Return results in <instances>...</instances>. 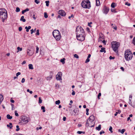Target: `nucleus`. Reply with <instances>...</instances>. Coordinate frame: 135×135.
<instances>
[{
  "label": "nucleus",
  "instance_id": "obj_29",
  "mask_svg": "<svg viewBox=\"0 0 135 135\" xmlns=\"http://www.w3.org/2000/svg\"><path fill=\"white\" fill-rule=\"evenodd\" d=\"M62 73L61 72H59L57 75H56V76H62Z\"/></svg>",
  "mask_w": 135,
  "mask_h": 135
},
{
  "label": "nucleus",
  "instance_id": "obj_60",
  "mask_svg": "<svg viewBox=\"0 0 135 135\" xmlns=\"http://www.w3.org/2000/svg\"><path fill=\"white\" fill-rule=\"evenodd\" d=\"M92 23V22H91L90 23H88V25L90 27H91V26H90V25Z\"/></svg>",
  "mask_w": 135,
  "mask_h": 135
},
{
  "label": "nucleus",
  "instance_id": "obj_57",
  "mask_svg": "<svg viewBox=\"0 0 135 135\" xmlns=\"http://www.w3.org/2000/svg\"><path fill=\"white\" fill-rule=\"evenodd\" d=\"M25 79L24 78H23L21 80V82L22 83H23L25 81Z\"/></svg>",
  "mask_w": 135,
  "mask_h": 135
},
{
  "label": "nucleus",
  "instance_id": "obj_23",
  "mask_svg": "<svg viewBox=\"0 0 135 135\" xmlns=\"http://www.w3.org/2000/svg\"><path fill=\"white\" fill-rule=\"evenodd\" d=\"M29 68L30 69H33V65L32 64H29L28 65Z\"/></svg>",
  "mask_w": 135,
  "mask_h": 135
},
{
  "label": "nucleus",
  "instance_id": "obj_46",
  "mask_svg": "<svg viewBox=\"0 0 135 135\" xmlns=\"http://www.w3.org/2000/svg\"><path fill=\"white\" fill-rule=\"evenodd\" d=\"M39 50V48L38 47H37L36 48V53H38V51Z\"/></svg>",
  "mask_w": 135,
  "mask_h": 135
},
{
  "label": "nucleus",
  "instance_id": "obj_8",
  "mask_svg": "<svg viewBox=\"0 0 135 135\" xmlns=\"http://www.w3.org/2000/svg\"><path fill=\"white\" fill-rule=\"evenodd\" d=\"M109 11V8L106 6H104L103 9V11L105 14H107L108 12Z\"/></svg>",
  "mask_w": 135,
  "mask_h": 135
},
{
  "label": "nucleus",
  "instance_id": "obj_38",
  "mask_svg": "<svg viewBox=\"0 0 135 135\" xmlns=\"http://www.w3.org/2000/svg\"><path fill=\"white\" fill-rule=\"evenodd\" d=\"M16 127L17 128V129H16V131H19L20 129V128H19V126L18 125L16 126Z\"/></svg>",
  "mask_w": 135,
  "mask_h": 135
},
{
  "label": "nucleus",
  "instance_id": "obj_26",
  "mask_svg": "<svg viewBox=\"0 0 135 135\" xmlns=\"http://www.w3.org/2000/svg\"><path fill=\"white\" fill-rule=\"evenodd\" d=\"M116 6L115 3H112L111 5V6L112 8H114L115 7V6Z\"/></svg>",
  "mask_w": 135,
  "mask_h": 135
},
{
  "label": "nucleus",
  "instance_id": "obj_12",
  "mask_svg": "<svg viewBox=\"0 0 135 135\" xmlns=\"http://www.w3.org/2000/svg\"><path fill=\"white\" fill-rule=\"evenodd\" d=\"M59 14L62 16H65L66 15V13L64 11L62 10H60L59 11Z\"/></svg>",
  "mask_w": 135,
  "mask_h": 135
},
{
  "label": "nucleus",
  "instance_id": "obj_16",
  "mask_svg": "<svg viewBox=\"0 0 135 135\" xmlns=\"http://www.w3.org/2000/svg\"><path fill=\"white\" fill-rule=\"evenodd\" d=\"M56 79L57 80H62L61 76H56Z\"/></svg>",
  "mask_w": 135,
  "mask_h": 135
},
{
  "label": "nucleus",
  "instance_id": "obj_63",
  "mask_svg": "<svg viewBox=\"0 0 135 135\" xmlns=\"http://www.w3.org/2000/svg\"><path fill=\"white\" fill-rule=\"evenodd\" d=\"M73 15H72L71 16H69L68 17V18L69 19H70L71 17H73Z\"/></svg>",
  "mask_w": 135,
  "mask_h": 135
},
{
  "label": "nucleus",
  "instance_id": "obj_64",
  "mask_svg": "<svg viewBox=\"0 0 135 135\" xmlns=\"http://www.w3.org/2000/svg\"><path fill=\"white\" fill-rule=\"evenodd\" d=\"M66 118L65 117H63V120L64 121H65L66 120Z\"/></svg>",
  "mask_w": 135,
  "mask_h": 135
},
{
  "label": "nucleus",
  "instance_id": "obj_10",
  "mask_svg": "<svg viewBox=\"0 0 135 135\" xmlns=\"http://www.w3.org/2000/svg\"><path fill=\"white\" fill-rule=\"evenodd\" d=\"M53 36L55 38L56 40L58 41H59L61 37L60 33H59V34L58 35H56V36Z\"/></svg>",
  "mask_w": 135,
  "mask_h": 135
},
{
  "label": "nucleus",
  "instance_id": "obj_42",
  "mask_svg": "<svg viewBox=\"0 0 135 135\" xmlns=\"http://www.w3.org/2000/svg\"><path fill=\"white\" fill-rule=\"evenodd\" d=\"M86 124H88V126H89V119H88L87 120L86 123Z\"/></svg>",
  "mask_w": 135,
  "mask_h": 135
},
{
  "label": "nucleus",
  "instance_id": "obj_25",
  "mask_svg": "<svg viewBox=\"0 0 135 135\" xmlns=\"http://www.w3.org/2000/svg\"><path fill=\"white\" fill-rule=\"evenodd\" d=\"M113 25L114 24L113 23L111 24V26H112V27L115 30H117V27L115 25V26H113Z\"/></svg>",
  "mask_w": 135,
  "mask_h": 135
},
{
  "label": "nucleus",
  "instance_id": "obj_41",
  "mask_svg": "<svg viewBox=\"0 0 135 135\" xmlns=\"http://www.w3.org/2000/svg\"><path fill=\"white\" fill-rule=\"evenodd\" d=\"M42 100L41 99L40 97H39V103L40 104H41L42 103Z\"/></svg>",
  "mask_w": 135,
  "mask_h": 135
},
{
  "label": "nucleus",
  "instance_id": "obj_13",
  "mask_svg": "<svg viewBox=\"0 0 135 135\" xmlns=\"http://www.w3.org/2000/svg\"><path fill=\"white\" fill-rule=\"evenodd\" d=\"M89 127H94V126L95 123L94 121H92L91 120H89Z\"/></svg>",
  "mask_w": 135,
  "mask_h": 135
},
{
  "label": "nucleus",
  "instance_id": "obj_53",
  "mask_svg": "<svg viewBox=\"0 0 135 135\" xmlns=\"http://www.w3.org/2000/svg\"><path fill=\"white\" fill-rule=\"evenodd\" d=\"M7 126L8 127H9L10 129H12V127H13V126H10L9 124H7Z\"/></svg>",
  "mask_w": 135,
  "mask_h": 135
},
{
  "label": "nucleus",
  "instance_id": "obj_3",
  "mask_svg": "<svg viewBox=\"0 0 135 135\" xmlns=\"http://www.w3.org/2000/svg\"><path fill=\"white\" fill-rule=\"evenodd\" d=\"M133 55L131 51L127 50L126 51L124 54V57L126 60L129 61L131 60L132 57Z\"/></svg>",
  "mask_w": 135,
  "mask_h": 135
},
{
  "label": "nucleus",
  "instance_id": "obj_56",
  "mask_svg": "<svg viewBox=\"0 0 135 135\" xmlns=\"http://www.w3.org/2000/svg\"><path fill=\"white\" fill-rule=\"evenodd\" d=\"M55 87L56 88H59V85L58 84H56Z\"/></svg>",
  "mask_w": 135,
  "mask_h": 135
},
{
  "label": "nucleus",
  "instance_id": "obj_19",
  "mask_svg": "<svg viewBox=\"0 0 135 135\" xmlns=\"http://www.w3.org/2000/svg\"><path fill=\"white\" fill-rule=\"evenodd\" d=\"M101 125L100 124L99 125L98 127H96V129L98 130L99 131H100L101 129Z\"/></svg>",
  "mask_w": 135,
  "mask_h": 135
},
{
  "label": "nucleus",
  "instance_id": "obj_4",
  "mask_svg": "<svg viewBox=\"0 0 135 135\" xmlns=\"http://www.w3.org/2000/svg\"><path fill=\"white\" fill-rule=\"evenodd\" d=\"M82 7L84 8L89 9L91 7L90 2L88 0H84L81 3Z\"/></svg>",
  "mask_w": 135,
  "mask_h": 135
},
{
  "label": "nucleus",
  "instance_id": "obj_22",
  "mask_svg": "<svg viewBox=\"0 0 135 135\" xmlns=\"http://www.w3.org/2000/svg\"><path fill=\"white\" fill-rule=\"evenodd\" d=\"M120 113L121 110H118L114 114L115 116H117L118 113L120 114Z\"/></svg>",
  "mask_w": 135,
  "mask_h": 135
},
{
  "label": "nucleus",
  "instance_id": "obj_44",
  "mask_svg": "<svg viewBox=\"0 0 135 135\" xmlns=\"http://www.w3.org/2000/svg\"><path fill=\"white\" fill-rule=\"evenodd\" d=\"M125 4L127 5L128 6H130L131 5V4L128 3V2H126L125 3Z\"/></svg>",
  "mask_w": 135,
  "mask_h": 135
},
{
  "label": "nucleus",
  "instance_id": "obj_34",
  "mask_svg": "<svg viewBox=\"0 0 135 135\" xmlns=\"http://www.w3.org/2000/svg\"><path fill=\"white\" fill-rule=\"evenodd\" d=\"M45 3H46V6H49V1H45Z\"/></svg>",
  "mask_w": 135,
  "mask_h": 135
},
{
  "label": "nucleus",
  "instance_id": "obj_51",
  "mask_svg": "<svg viewBox=\"0 0 135 135\" xmlns=\"http://www.w3.org/2000/svg\"><path fill=\"white\" fill-rule=\"evenodd\" d=\"M90 61V60L89 58H87V59L86 60L85 63H87L88 62H89Z\"/></svg>",
  "mask_w": 135,
  "mask_h": 135
},
{
  "label": "nucleus",
  "instance_id": "obj_30",
  "mask_svg": "<svg viewBox=\"0 0 135 135\" xmlns=\"http://www.w3.org/2000/svg\"><path fill=\"white\" fill-rule=\"evenodd\" d=\"M17 49L18 50L17 52H18L19 51H21L22 50V48H20L19 47H17Z\"/></svg>",
  "mask_w": 135,
  "mask_h": 135
},
{
  "label": "nucleus",
  "instance_id": "obj_35",
  "mask_svg": "<svg viewBox=\"0 0 135 135\" xmlns=\"http://www.w3.org/2000/svg\"><path fill=\"white\" fill-rule=\"evenodd\" d=\"M132 43L135 46V36L132 40Z\"/></svg>",
  "mask_w": 135,
  "mask_h": 135
},
{
  "label": "nucleus",
  "instance_id": "obj_18",
  "mask_svg": "<svg viewBox=\"0 0 135 135\" xmlns=\"http://www.w3.org/2000/svg\"><path fill=\"white\" fill-rule=\"evenodd\" d=\"M29 9L28 8H26L25 9L23 10L22 12V14H23L25 12L28 11Z\"/></svg>",
  "mask_w": 135,
  "mask_h": 135
},
{
  "label": "nucleus",
  "instance_id": "obj_31",
  "mask_svg": "<svg viewBox=\"0 0 135 135\" xmlns=\"http://www.w3.org/2000/svg\"><path fill=\"white\" fill-rule=\"evenodd\" d=\"M45 107L43 106H42L41 107V109L43 110L42 111L43 112H44L45 111Z\"/></svg>",
  "mask_w": 135,
  "mask_h": 135
},
{
  "label": "nucleus",
  "instance_id": "obj_45",
  "mask_svg": "<svg viewBox=\"0 0 135 135\" xmlns=\"http://www.w3.org/2000/svg\"><path fill=\"white\" fill-rule=\"evenodd\" d=\"M32 17L34 20H35L36 19L37 17L36 16L35 17V15L34 14L33 15Z\"/></svg>",
  "mask_w": 135,
  "mask_h": 135
},
{
  "label": "nucleus",
  "instance_id": "obj_62",
  "mask_svg": "<svg viewBox=\"0 0 135 135\" xmlns=\"http://www.w3.org/2000/svg\"><path fill=\"white\" fill-rule=\"evenodd\" d=\"M31 34H32L34 32V30L33 29H32L31 30Z\"/></svg>",
  "mask_w": 135,
  "mask_h": 135
},
{
  "label": "nucleus",
  "instance_id": "obj_48",
  "mask_svg": "<svg viewBox=\"0 0 135 135\" xmlns=\"http://www.w3.org/2000/svg\"><path fill=\"white\" fill-rule=\"evenodd\" d=\"M36 32H37V33H36V35H39L40 34V33L39 32V30H37Z\"/></svg>",
  "mask_w": 135,
  "mask_h": 135
},
{
  "label": "nucleus",
  "instance_id": "obj_1",
  "mask_svg": "<svg viewBox=\"0 0 135 135\" xmlns=\"http://www.w3.org/2000/svg\"><path fill=\"white\" fill-rule=\"evenodd\" d=\"M112 48L113 50L115 52L118 54V49L119 47L120 43L116 41H113L111 42Z\"/></svg>",
  "mask_w": 135,
  "mask_h": 135
},
{
  "label": "nucleus",
  "instance_id": "obj_43",
  "mask_svg": "<svg viewBox=\"0 0 135 135\" xmlns=\"http://www.w3.org/2000/svg\"><path fill=\"white\" fill-rule=\"evenodd\" d=\"M101 93H99L98 95V99H100V97L101 96Z\"/></svg>",
  "mask_w": 135,
  "mask_h": 135
},
{
  "label": "nucleus",
  "instance_id": "obj_11",
  "mask_svg": "<svg viewBox=\"0 0 135 135\" xmlns=\"http://www.w3.org/2000/svg\"><path fill=\"white\" fill-rule=\"evenodd\" d=\"M60 33V32L57 30H55L53 31L52 32V34L53 36H56Z\"/></svg>",
  "mask_w": 135,
  "mask_h": 135
},
{
  "label": "nucleus",
  "instance_id": "obj_36",
  "mask_svg": "<svg viewBox=\"0 0 135 135\" xmlns=\"http://www.w3.org/2000/svg\"><path fill=\"white\" fill-rule=\"evenodd\" d=\"M20 11V9L19 8L17 7L16 8V12H19Z\"/></svg>",
  "mask_w": 135,
  "mask_h": 135
},
{
  "label": "nucleus",
  "instance_id": "obj_21",
  "mask_svg": "<svg viewBox=\"0 0 135 135\" xmlns=\"http://www.w3.org/2000/svg\"><path fill=\"white\" fill-rule=\"evenodd\" d=\"M100 51L101 52H104L105 53L106 52V51L105 50V48L103 47L102 48Z\"/></svg>",
  "mask_w": 135,
  "mask_h": 135
},
{
  "label": "nucleus",
  "instance_id": "obj_54",
  "mask_svg": "<svg viewBox=\"0 0 135 135\" xmlns=\"http://www.w3.org/2000/svg\"><path fill=\"white\" fill-rule=\"evenodd\" d=\"M132 98V95H130L129 96V101H131Z\"/></svg>",
  "mask_w": 135,
  "mask_h": 135
},
{
  "label": "nucleus",
  "instance_id": "obj_5",
  "mask_svg": "<svg viewBox=\"0 0 135 135\" xmlns=\"http://www.w3.org/2000/svg\"><path fill=\"white\" fill-rule=\"evenodd\" d=\"M77 35L82 34L84 33V31L83 28L80 26H78L76 28V31Z\"/></svg>",
  "mask_w": 135,
  "mask_h": 135
},
{
  "label": "nucleus",
  "instance_id": "obj_24",
  "mask_svg": "<svg viewBox=\"0 0 135 135\" xmlns=\"http://www.w3.org/2000/svg\"><path fill=\"white\" fill-rule=\"evenodd\" d=\"M7 118L8 119H11L12 118V117L9 114H7Z\"/></svg>",
  "mask_w": 135,
  "mask_h": 135
},
{
  "label": "nucleus",
  "instance_id": "obj_7",
  "mask_svg": "<svg viewBox=\"0 0 135 135\" xmlns=\"http://www.w3.org/2000/svg\"><path fill=\"white\" fill-rule=\"evenodd\" d=\"M76 38L78 40L81 41H83L85 39L84 35L82 34H76Z\"/></svg>",
  "mask_w": 135,
  "mask_h": 135
},
{
  "label": "nucleus",
  "instance_id": "obj_49",
  "mask_svg": "<svg viewBox=\"0 0 135 135\" xmlns=\"http://www.w3.org/2000/svg\"><path fill=\"white\" fill-rule=\"evenodd\" d=\"M17 111H15V115L17 116L18 117L19 116V115L17 113Z\"/></svg>",
  "mask_w": 135,
  "mask_h": 135
},
{
  "label": "nucleus",
  "instance_id": "obj_47",
  "mask_svg": "<svg viewBox=\"0 0 135 135\" xmlns=\"http://www.w3.org/2000/svg\"><path fill=\"white\" fill-rule=\"evenodd\" d=\"M21 74V73L20 72H18L16 74V76L17 77L19 75H20Z\"/></svg>",
  "mask_w": 135,
  "mask_h": 135
},
{
  "label": "nucleus",
  "instance_id": "obj_50",
  "mask_svg": "<svg viewBox=\"0 0 135 135\" xmlns=\"http://www.w3.org/2000/svg\"><path fill=\"white\" fill-rule=\"evenodd\" d=\"M35 2L37 4H38L40 2L38 0H35Z\"/></svg>",
  "mask_w": 135,
  "mask_h": 135
},
{
  "label": "nucleus",
  "instance_id": "obj_17",
  "mask_svg": "<svg viewBox=\"0 0 135 135\" xmlns=\"http://www.w3.org/2000/svg\"><path fill=\"white\" fill-rule=\"evenodd\" d=\"M96 5L97 6H99L100 4L99 0H96Z\"/></svg>",
  "mask_w": 135,
  "mask_h": 135
},
{
  "label": "nucleus",
  "instance_id": "obj_39",
  "mask_svg": "<svg viewBox=\"0 0 135 135\" xmlns=\"http://www.w3.org/2000/svg\"><path fill=\"white\" fill-rule=\"evenodd\" d=\"M44 17L45 18H46L48 17V16L47 15V13L46 12H45L44 13Z\"/></svg>",
  "mask_w": 135,
  "mask_h": 135
},
{
  "label": "nucleus",
  "instance_id": "obj_15",
  "mask_svg": "<svg viewBox=\"0 0 135 135\" xmlns=\"http://www.w3.org/2000/svg\"><path fill=\"white\" fill-rule=\"evenodd\" d=\"M125 131V129H119L118 130V131L119 132H120L122 134H123L124 133Z\"/></svg>",
  "mask_w": 135,
  "mask_h": 135
},
{
  "label": "nucleus",
  "instance_id": "obj_59",
  "mask_svg": "<svg viewBox=\"0 0 135 135\" xmlns=\"http://www.w3.org/2000/svg\"><path fill=\"white\" fill-rule=\"evenodd\" d=\"M111 11L112 12H117L115 11V10L114 9H111Z\"/></svg>",
  "mask_w": 135,
  "mask_h": 135
},
{
  "label": "nucleus",
  "instance_id": "obj_27",
  "mask_svg": "<svg viewBox=\"0 0 135 135\" xmlns=\"http://www.w3.org/2000/svg\"><path fill=\"white\" fill-rule=\"evenodd\" d=\"M65 58H63V59H62L60 60L61 62H62L63 64H64L65 63Z\"/></svg>",
  "mask_w": 135,
  "mask_h": 135
},
{
  "label": "nucleus",
  "instance_id": "obj_28",
  "mask_svg": "<svg viewBox=\"0 0 135 135\" xmlns=\"http://www.w3.org/2000/svg\"><path fill=\"white\" fill-rule=\"evenodd\" d=\"M52 76H49L47 77L46 78V79L47 80H50L52 79Z\"/></svg>",
  "mask_w": 135,
  "mask_h": 135
},
{
  "label": "nucleus",
  "instance_id": "obj_55",
  "mask_svg": "<svg viewBox=\"0 0 135 135\" xmlns=\"http://www.w3.org/2000/svg\"><path fill=\"white\" fill-rule=\"evenodd\" d=\"M25 29H26V31L27 32H28L29 31V29L27 28V26H26L25 27Z\"/></svg>",
  "mask_w": 135,
  "mask_h": 135
},
{
  "label": "nucleus",
  "instance_id": "obj_58",
  "mask_svg": "<svg viewBox=\"0 0 135 135\" xmlns=\"http://www.w3.org/2000/svg\"><path fill=\"white\" fill-rule=\"evenodd\" d=\"M105 133V132L104 131H101L100 132V134H102V133Z\"/></svg>",
  "mask_w": 135,
  "mask_h": 135
},
{
  "label": "nucleus",
  "instance_id": "obj_40",
  "mask_svg": "<svg viewBox=\"0 0 135 135\" xmlns=\"http://www.w3.org/2000/svg\"><path fill=\"white\" fill-rule=\"evenodd\" d=\"M74 57L77 59H78L79 58V56L76 54H75L74 55Z\"/></svg>",
  "mask_w": 135,
  "mask_h": 135
},
{
  "label": "nucleus",
  "instance_id": "obj_37",
  "mask_svg": "<svg viewBox=\"0 0 135 135\" xmlns=\"http://www.w3.org/2000/svg\"><path fill=\"white\" fill-rule=\"evenodd\" d=\"M112 127L111 126H110L109 129V131H110V132L111 133H112L113 132V131H112Z\"/></svg>",
  "mask_w": 135,
  "mask_h": 135
},
{
  "label": "nucleus",
  "instance_id": "obj_2",
  "mask_svg": "<svg viewBox=\"0 0 135 135\" xmlns=\"http://www.w3.org/2000/svg\"><path fill=\"white\" fill-rule=\"evenodd\" d=\"M7 17V14L6 11L4 8L0 9V18L2 19V22H4Z\"/></svg>",
  "mask_w": 135,
  "mask_h": 135
},
{
  "label": "nucleus",
  "instance_id": "obj_9",
  "mask_svg": "<svg viewBox=\"0 0 135 135\" xmlns=\"http://www.w3.org/2000/svg\"><path fill=\"white\" fill-rule=\"evenodd\" d=\"M27 54L29 56H32L34 53L33 50H31L29 49H27Z\"/></svg>",
  "mask_w": 135,
  "mask_h": 135
},
{
  "label": "nucleus",
  "instance_id": "obj_52",
  "mask_svg": "<svg viewBox=\"0 0 135 135\" xmlns=\"http://www.w3.org/2000/svg\"><path fill=\"white\" fill-rule=\"evenodd\" d=\"M74 112L75 113H76L77 112V111H78V109H75L74 110Z\"/></svg>",
  "mask_w": 135,
  "mask_h": 135
},
{
  "label": "nucleus",
  "instance_id": "obj_33",
  "mask_svg": "<svg viewBox=\"0 0 135 135\" xmlns=\"http://www.w3.org/2000/svg\"><path fill=\"white\" fill-rule=\"evenodd\" d=\"M60 103V101L58 100L55 102V104H59Z\"/></svg>",
  "mask_w": 135,
  "mask_h": 135
},
{
  "label": "nucleus",
  "instance_id": "obj_20",
  "mask_svg": "<svg viewBox=\"0 0 135 135\" xmlns=\"http://www.w3.org/2000/svg\"><path fill=\"white\" fill-rule=\"evenodd\" d=\"M20 20L22 21L23 22H24L26 21L25 19L24 18V17L23 16H22L20 19Z\"/></svg>",
  "mask_w": 135,
  "mask_h": 135
},
{
  "label": "nucleus",
  "instance_id": "obj_14",
  "mask_svg": "<svg viewBox=\"0 0 135 135\" xmlns=\"http://www.w3.org/2000/svg\"><path fill=\"white\" fill-rule=\"evenodd\" d=\"M88 119L89 120H91L92 121H94L95 119L94 116L93 115H92L89 117Z\"/></svg>",
  "mask_w": 135,
  "mask_h": 135
},
{
  "label": "nucleus",
  "instance_id": "obj_32",
  "mask_svg": "<svg viewBox=\"0 0 135 135\" xmlns=\"http://www.w3.org/2000/svg\"><path fill=\"white\" fill-rule=\"evenodd\" d=\"M77 133H78L79 134H80L81 133H83V134L85 133V132H82V131H78L77 132Z\"/></svg>",
  "mask_w": 135,
  "mask_h": 135
},
{
  "label": "nucleus",
  "instance_id": "obj_6",
  "mask_svg": "<svg viewBox=\"0 0 135 135\" xmlns=\"http://www.w3.org/2000/svg\"><path fill=\"white\" fill-rule=\"evenodd\" d=\"M21 123H26L30 120V119L25 116H22L21 118Z\"/></svg>",
  "mask_w": 135,
  "mask_h": 135
},
{
  "label": "nucleus",
  "instance_id": "obj_61",
  "mask_svg": "<svg viewBox=\"0 0 135 135\" xmlns=\"http://www.w3.org/2000/svg\"><path fill=\"white\" fill-rule=\"evenodd\" d=\"M22 28L21 27H19L18 28V30L19 31H21L22 30Z\"/></svg>",
  "mask_w": 135,
  "mask_h": 135
}]
</instances>
